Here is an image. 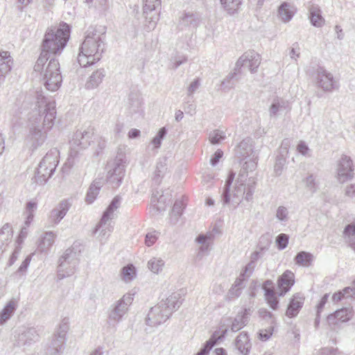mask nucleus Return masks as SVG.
<instances>
[{
    "mask_svg": "<svg viewBox=\"0 0 355 355\" xmlns=\"http://www.w3.org/2000/svg\"><path fill=\"white\" fill-rule=\"evenodd\" d=\"M254 141L247 137L243 139L235 148V155L240 160L247 159L243 164L236 180L233 189L231 185L234 179L235 173L231 171L221 192L223 205H228L234 209L242 202L243 199L250 201L255 191L256 180L254 177H248V172L254 171L257 165L258 155L254 150Z\"/></svg>",
    "mask_w": 355,
    "mask_h": 355,
    "instance_id": "obj_1",
    "label": "nucleus"
},
{
    "mask_svg": "<svg viewBox=\"0 0 355 355\" xmlns=\"http://www.w3.org/2000/svg\"><path fill=\"white\" fill-rule=\"evenodd\" d=\"M56 114L55 102L38 96L36 107L28 119V132L25 137V144L29 149L35 150L43 145L46 131L55 124Z\"/></svg>",
    "mask_w": 355,
    "mask_h": 355,
    "instance_id": "obj_2",
    "label": "nucleus"
},
{
    "mask_svg": "<svg viewBox=\"0 0 355 355\" xmlns=\"http://www.w3.org/2000/svg\"><path fill=\"white\" fill-rule=\"evenodd\" d=\"M105 27L90 26L85 32V40L79 48L78 62L87 67L98 62L105 46Z\"/></svg>",
    "mask_w": 355,
    "mask_h": 355,
    "instance_id": "obj_3",
    "label": "nucleus"
},
{
    "mask_svg": "<svg viewBox=\"0 0 355 355\" xmlns=\"http://www.w3.org/2000/svg\"><path fill=\"white\" fill-rule=\"evenodd\" d=\"M70 37V26L66 23H61L58 28H49L46 30L40 55L50 57L60 55Z\"/></svg>",
    "mask_w": 355,
    "mask_h": 355,
    "instance_id": "obj_4",
    "label": "nucleus"
},
{
    "mask_svg": "<svg viewBox=\"0 0 355 355\" xmlns=\"http://www.w3.org/2000/svg\"><path fill=\"white\" fill-rule=\"evenodd\" d=\"M34 71L40 72L46 89L55 92L61 86L62 76L57 59L40 55L34 66Z\"/></svg>",
    "mask_w": 355,
    "mask_h": 355,
    "instance_id": "obj_5",
    "label": "nucleus"
},
{
    "mask_svg": "<svg viewBox=\"0 0 355 355\" xmlns=\"http://www.w3.org/2000/svg\"><path fill=\"white\" fill-rule=\"evenodd\" d=\"M182 303L180 294L172 293L150 309L147 315L146 324L150 327H157L165 322L180 307Z\"/></svg>",
    "mask_w": 355,
    "mask_h": 355,
    "instance_id": "obj_6",
    "label": "nucleus"
},
{
    "mask_svg": "<svg viewBox=\"0 0 355 355\" xmlns=\"http://www.w3.org/2000/svg\"><path fill=\"white\" fill-rule=\"evenodd\" d=\"M59 150L51 148L40 162L35 172L34 181L36 184L42 185L52 176L59 163Z\"/></svg>",
    "mask_w": 355,
    "mask_h": 355,
    "instance_id": "obj_7",
    "label": "nucleus"
},
{
    "mask_svg": "<svg viewBox=\"0 0 355 355\" xmlns=\"http://www.w3.org/2000/svg\"><path fill=\"white\" fill-rule=\"evenodd\" d=\"M305 71L307 75L315 76L316 86L324 92H331L338 88V82L334 75L324 67L311 63L306 68Z\"/></svg>",
    "mask_w": 355,
    "mask_h": 355,
    "instance_id": "obj_8",
    "label": "nucleus"
},
{
    "mask_svg": "<svg viewBox=\"0 0 355 355\" xmlns=\"http://www.w3.org/2000/svg\"><path fill=\"white\" fill-rule=\"evenodd\" d=\"M93 132L91 130H77L69 142V155L68 162L70 165L75 164V159L80 152L87 148L91 142Z\"/></svg>",
    "mask_w": 355,
    "mask_h": 355,
    "instance_id": "obj_9",
    "label": "nucleus"
},
{
    "mask_svg": "<svg viewBox=\"0 0 355 355\" xmlns=\"http://www.w3.org/2000/svg\"><path fill=\"white\" fill-rule=\"evenodd\" d=\"M121 198L119 196H116L113 198L110 205L104 211L96 227V232H99L100 235L105 239H107L113 231L114 226L112 219L114 218L115 211H116L121 205Z\"/></svg>",
    "mask_w": 355,
    "mask_h": 355,
    "instance_id": "obj_10",
    "label": "nucleus"
},
{
    "mask_svg": "<svg viewBox=\"0 0 355 355\" xmlns=\"http://www.w3.org/2000/svg\"><path fill=\"white\" fill-rule=\"evenodd\" d=\"M126 159L124 155L119 154L108 163L107 181L113 188L121 184L125 173Z\"/></svg>",
    "mask_w": 355,
    "mask_h": 355,
    "instance_id": "obj_11",
    "label": "nucleus"
},
{
    "mask_svg": "<svg viewBox=\"0 0 355 355\" xmlns=\"http://www.w3.org/2000/svg\"><path fill=\"white\" fill-rule=\"evenodd\" d=\"M78 263L76 252L70 248L66 250L59 260L58 278L62 279L72 275L76 271Z\"/></svg>",
    "mask_w": 355,
    "mask_h": 355,
    "instance_id": "obj_12",
    "label": "nucleus"
},
{
    "mask_svg": "<svg viewBox=\"0 0 355 355\" xmlns=\"http://www.w3.org/2000/svg\"><path fill=\"white\" fill-rule=\"evenodd\" d=\"M133 294L126 293L110 306L108 313L110 323L116 324L122 320L133 302Z\"/></svg>",
    "mask_w": 355,
    "mask_h": 355,
    "instance_id": "obj_13",
    "label": "nucleus"
},
{
    "mask_svg": "<svg viewBox=\"0 0 355 355\" xmlns=\"http://www.w3.org/2000/svg\"><path fill=\"white\" fill-rule=\"evenodd\" d=\"M143 2L144 26L147 31H150L155 29L159 21V12L157 9L161 6V0H143Z\"/></svg>",
    "mask_w": 355,
    "mask_h": 355,
    "instance_id": "obj_14",
    "label": "nucleus"
},
{
    "mask_svg": "<svg viewBox=\"0 0 355 355\" xmlns=\"http://www.w3.org/2000/svg\"><path fill=\"white\" fill-rule=\"evenodd\" d=\"M260 64V55L254 51H248L244 53L236 61L234 70L241 73L242 68H247L252 73H254L257 71Z\"/></svg>",
    "mask_w": 355,
    "mask_h": 355,
    "instance_id": "obj_15",
    "label": "nucleus"
},
{
    "mask_svg": "<svg viewBox=\"0 0 355 355\" xmlns=\"http://www.w3.org/2000/svg\"><path fill=\"white\" fill-rule=\"evenodd\" d=\"M352 160L345 155H342L338 163L337 178L340 183H344L354 177Z\"/></svg>",
    "mask_w": 355,
    "mask_h": 355,
    "instance_id": "obj_16",
    "label": "nucleus"
},
{
    "mask_svg": "<svg viewBox=\"0 0 355 355\" xmlns=\"http://www.w3.org/2000/svg\"><path fill=\"white\" fill-rule=\"evenodd\" d=\"M71 206V204L68 200H62L51 211L49 216V223L53 226L58 225L66 216Z\"/></svg>",
    "mask_w": 355,
    "mask_h": 355,
    "instance_id": "obj_17",
    "label": "nucleus"
},
{
    "mask_svg": "<svg viewBox=\"0 0 355 355\" xmlns=\"http://www.w3.org/2000/svg\"><path fill=\"white\" fill-rule=\"evenodd\" d=\"M39 335L35 328L23 327L19 329L16 340V345L18 347H25L31 345L38 340Z\"/></svg>",
    "mask_w": 355,
    "mask_h": 355,
    "instance_id": "obj_18",
    "label": "nucleus"
},
{
    "mask_svg": "<svg viewBox=\"0 0 355 355\" xmlns=\"http://www.w3.org/2000/svg\"><path fill=\"white\" fill-rule=\"evenodd\" d=\"M61 331L55 335L51 342V345L48 349V354L49 355H58L62 352L63 345L65 341V334L67 331L68 327L67 324H63L60 327Z\"/></svg>",
    "mask_w": 355,
    "mask_h": 355,
    "instance_id": "obj_19",
    "label": "nucleus"
},
{
    "mask_svg": "<svg viewBox=\"0 0 355 355\" xmlns=\"http://www.w3.org/2000/svg\"><path fill=\"white\" fill-rule=\"evenodd\" d=\"M295 275L291 270H286L278 279L279 295L283 296L294 284Z\"/></svg>",
    "mask_w": 355,
    "mask_h": 355,
    "instance_id": "obj_20",
    "label": "nucleus"
},
{
    "mask_svg": "<svg viewBox=\"0 0 355 355\" xmlns=\"http://www.w3.org/2000/svg\"><path fill=\"white\" fill-rule=\"evenodd\" d=\"M291 107L288 101L282 98H275L269 107V115L271 118L278 116L284 110L288 111Z\"/></svg>",
    "mask_w": 355,
    "mask_h": 355,
    "instance_id": "obj_21",
    "label": "nucleus"
},
{
    "mask_svg": "<svg viewBox=\"0 0 355 355\" xmlns=\"http://www.w3.org/2000/svg\"><path fill=\"white\" fill-rule=\"evenodd\" d=\"M252 312V311L250 308H245L243 311L238 313L232 323L231 330L236 332L245 326L248 322L249 315Z\"/></svg>",
    "mask_w": 355,
    "mask_h": 355,
    "instance_id": "obj_22",
    "label": "nucleus"
},
{
    "mask_svg": "<svg viewBox=\"0 0 355 355\" xmlns=\"http://www.w3.org/2000/svg\"><path fill=\"white\" fill-rule=\"evenodd\" d=\"M213 235L211 234H199L196 241L200 245L198 256L203 257L208 254L211 245L213 242Z\"/></svg>",
    "mask_w": 355,
    "mask_h": 355,
    "instance_id": "obj_23",
    "label": "nucleus"
},
{
    "mask_svg": "<svg viewBox=\"0 0 355 355\" xmlns=\"http://www.w3.org/2000/svg\"><path fill=\"white\" fill-rule=\"evenodd\" d=\"M262 288L265 292V297L268 304L273 310H276L278 307L279 301L273 288L272 282L271 280H266L263 283Z\"/></svg>",
    "mask_w": 355,
    "mask_h": 355,
    "instance_id": "obj_24",
    "label": "nucleus"
},
{
    "mask_svg": "<svg viewBox=\"0 0 355 355\" xmlns=\"http://www.w3.org/2000/svg\"><path fill=\"white\" fill-rule=\"evenodd\" d=\"M353 315L351 308H342L337 310L334 313L327 317L329 323L336 324L338 322H347L349 320Z\"/></svg>",
    "mask_w": 355,
    "mask_h": 355,
    "instance_id": "obj_25",
    "label": "nucleus"
},
{
    "mask_svg": "<svg viewBox=\"0 0 355 355\" xmlns=\"http://www.w3.org/2000/svg\"><path fill=\"white\" fill-rule=\"evenodd\" d=\"M128 112L130 114L143 113V99L137 93H131L128 98Z\"/></svg>",
    "mask_w": 355,
    "mask_h": 355,
    "instance_id": "obj_26",
    "label": "nucleus"
},
{
    "mask_svg": "<svg viewBox=\"0 0 355 355\" xmlns=\"http://www.w3.org/2000/svg\"><path fill=\"white\" fill-rule=\"evenodd\" d=\"M19 300L12 298L0 312V325L6 323L14 314L18 307Z\"/></svg>",
    "mask_w": 355,
    "mask_h": 355,
    "instance_id": "obj_27",
    "label": "nucleus"
},
{
    "mask_svg": "<svg viewBox=\"0 0 355 355\" xmlns=\"http://www.w3.org/2000/svg\"><path fill=\"white\" fill-rule=\"evenodd\" d=\"M304 297L297 293L293 295L288 306L286 315L288 318L295 317L304 304Z\"/></svg>",
    "mask_w": 355,
    "mask_h": 355,
    "instance_id": "obj_28",
    "label": "nucleus"
},
{
    "mask_svg": "<svg viewBox=\"0 0 355 355\" xmlns=\"http://www.w3.org/2000/svg\"><path fill=\"white\" fill-rule=\"evenodd\" d=\"M234 345L236 349L243 355H248L251 348V343L246 332H241L236 337Z\"/></svg>",
    "mask_w": 355,
    "mask_h": 355,
    "instance_id": "obj_29",
    "label": "nucleus"
},
{
    "mask_svg": "<svg viewBox=\"0 0 355 355\" xmlns=\"http://www.w3.org/2000/svg\"><path fill=\"white\" fill-rule=\"evenodd\" d=\"M309 18L311 24L315 27H322L325 22L324 17L322 16L320 8L316 4H311L309 6Z\"/></svg>",
    "mask_w": 355,
    "mask_h": 355,
    "instance_id": "obj_30",
    "label": "nucleus"
},
{
    "mask_svg": "<svg viewBox=\"0 0 355 355\" xmlns=\"http://www.w3.org/2000/svg\"><path fill=\"white\" fill-rule=\"evenodd\" d=\"M105 76V71L104 69H98L94 71L88 78L86 83L85 88L87 89H94L98 87L103 82Z\"/></svg>",
    "mask_w": 355,
    "mask_h": 355,
    "instance_id": "obj_31",
    "label": "nucleus"
},
{
    "mask_svg": "<svg viewBox=\"0 0 355 355\" xmlns=\"http://www.w3.org/2000/svg\"><path fill=\"white\" fill-rule=\"evenodd\" d=\"M247 279L245 277H243L242 276L239 275L236 280L234 281V284L231 286L230 289L228 291L227 297L229 299H233L239 297L243 289L245 287V282Z\"/></svg>",
    "mask_w": 355,
    "mask_h": 355,
    "instance_id": "obj_32",
    "label": "nucleus"
},
{
    "mask_svg": "<svg viewBox=\"0 0 355 355\" xmlns=\"http://www.w3.org/2000/svg\"><path fill=\"white\" fill-rule=\"evenodd\" d=\"M56 235L53 232H46L41 236L37 250L40 252H46L54 243Z\"/></svg>",
    "mask_w": 355,
    "mask_h": 355,
    "instance_id": "obj_33",
    "label": "nucleus"
},
{
    "mask_svg": "<svg viewBox=\"0 0 355 355\" xmlns=\"http://www.w3.org/2000/svg\"><path fill=\"white\" fill-rule=\"evenodd\" d=\"M13 60L10 52L0 51V73L6 75L12 69Z\"/></svg>",
    "mask_w": 355,
    "mask_h": 355,
    "instance_id": "obj_34",
    "label": "nucleus"
},
{
    "mask_svg": "<svg viewBox=\"0 0 355 355\" xmlns=\"http://www.w3.org/2000/svg\"><path fill=\"white\" fill-rule=\"evenodd\" d=\"M220 2L223 10L230 15L237 13L242 4V0H220Z\"/></svg>",
    "mask_w": 355,
    "mask_h": 355,
    "instance_id": "obj_35",
    "label": "nucleus"
},
{
    "mask_svg": "<svg viewBox=\"0 0 355 355\" xmlns=\"http://www.w3.org/2000/svg\"><path fill=\"white\" fill-rule=\"evenodd\" d=\"M167 171L166 159L161 158L159 159L156 164L155 171L153 175V180L156 184H159L162 178L164 176Z\"/></svg>",
    "mask_w": 355,
    "mask_h": 355,
    "instance_id": "obj_36",
    "label": "nucleus"
},
{
    "mask_svg": "<svg viewBox=\"0 0 355 355\" xmlns=\"http://www.w3.org/2000/svg\"><path fill=\"white\" fill-rule=\"evenodd\" d=\"M186 203L183 198L177 200L173 207L170 220L171 222L175 225L177 223L179 217L182 215L184 209L185 208Z\"/></svg>",
    "mask_w": 355,
    "mask_h": 355,
    "instance_id": "obj_37",
    "label": "nucleus"
},
{
    "mask_svg": "<svg viewBox=\"0 0 355 355\" xmlns=\"http://www.w3.org/2000/svg\"><path fill=\"white\" fill-rule=\"evenodd\" d=\"M103 185L101 180H95L89 188L86 196V202L89 204L92 203L99 193V191Z\"/></svg>",
    "mask_w": 355,
    "mask_h": 355,
    "instance_id": "obj_38",
    "label": "nucleus"
},
{
    "mask_svg": "<svg viewBox=\"0 0 355 355\" xmlns=\"http://www.w3.org/2000/svg\"><path fill=\"white\" fill-rule=\"evenodd\" d=\"M12 235V226L9 223L4 224L0 230V247L8 245L11 241Z\"/></svg>",
    "mask_w": 355,
    "mask_h": 355,
    "instance_id": "obj_39",
    "label": "nucleus"
},
{
    "mask_svg": "<svg viewBox=\"0 0 355 355\" xmlns=\"http://www.w3.org/2000/svg\"><path fill=\"white\" fill-rule=\"evenodd\" d=\"M313 255L311 254L310 252H307L305 251H301L297 254V255L295 257V263L304 267H308L309 266L313 260Z\"/></svg>",
    "mask_w": 355,
    "mask_h": 355,
    "instance_id": "obj_40",
    "label": "nucleus"
},
{
    "mask_svg": "<svg viewBox=\"0 0 355 355\" xmlns=\"http://www.w3.org/2000/svg\"><path fill=\"white\" fill-rule=\"evenodd\" d=\"M121 279L125 283L132 282L136 277V269L132 264H128L121 270Z\"/></svg>",
    "mask_w": 355,
    "mask_h": 355,
    "instance_id": "obj_41",
    "label": "nucleus"
},
{
    "mask_svg": "<svg viewBox=\"0 0 355 355\" xmlns=\"http://www.w3.org/2000/svg\"><path fill=\"white\" fill-rule=\"evenodd\" d=\"M222 334L220 336H218V338L216 337V333L214 334L213 337L209 339L208 341L206 342L203 347L198 352L196 355H207L209 352L211 350V349L214 347V345L216 343V340L217 339H220L223 337H225V334H227V329L225 328L224 329L221 330Z\"/></svg>",
    "mask_w": 355,
    "mask_h": 355,
    "instance_id": "obj_42",
    "label": "nucleus"
},
{
    "mask_svg": "<svg viewBox=\"0 0 355 355\" xmlns=\"http://www.w3.org/2000/svg\"><path fill=\"white\" fill-rule=\"evenodd\" d=\"M165 261L160 257H153L147 263L148 268L155 274H159L163 269Z\"/></svg>",
    "mask_w": 355,
    "mask_h": 355,
    "instance_id": "obj_43",
    "label": "nucleus"
},
{
    "mask_svg": "<svg viewBox=\"0 0 355 355\" xmlns=\"http://www.w3.org/2000/svg\"><path fill=\"white\" fill-rule=\"evenodd\" d=\"M290 4L284 2L279 8V15L284 22L289 21L294 15V11L290 9Z\"/></svg>",
    "mask_w": 355,
    "mask_h": 355,
    "instance_id": "obj_44",
    "label": "nucleus"
},
{
    "mask_svg": "<svg viewBox=\"0 0 355 355\" xmlns=\"http://www.w3.org/2000/svg\"><path fill=\"white\" fill-rule=\"evenodd\" d=\"M225 139V132L222 130H214L211 131L209 134V140L211 144H218Z\"/></svg>",
    "mask_w": 355,
    "mask_h": 355,
    "instance_id": "obj_45",
    "label": "nucleus"
},
{
    "mask_svg": "<svg viewBox=\"0 0 355 355\" xmlns=\"http://www.w3.org/2000/svg\"><path fill=\"white\" fill-rule=\"evenodd\" d=\"M303 182L306 189L311 193H314L318 190V184L313 174H309L307 177L303 180Z\"/></svg>",
    "mask_w": 355,
    "mask_h": 355,
    "instance_id": "obj_46",
    "label": "nucleus"
},
{
    "mask_svg": "<svg viewBox=\"0 0 355 355\" xmlns=\"http://www.w3.org/2000/svg\"><path fill=\"white\" fill-rule=\"evenodd\" d=\"M343 234L345 238L355 250V223L347 225Z\"/></svg>",
    "mask_w": 355,
    "mask_h": 355,
    "instance_id": "obj_47",
    "label": "nucleus"
},
{
    "mask_svg": "<svg viewBox=\"0 0 355 355\" xmlns=\"http://www.w3.org/2000/svg\"><path fill=\"white\" fill-rule=\"evenodd\" d=\"M286 162V159L284 155H280L277 156L274 165V172L276 176H279L282 174Z\"/></svg>",
    "mask_w": 355,
    "mask_h": 355,
    "instance_id": "obj_48",
    "label": "nucleus"
},
{
    "mask_svg": "<svg viewBox=\"0 0 355 355\" xmlns=\"http://www.w3.org/2000/svg\"><path fill=\"white\" fill-rule=\"evenodd\" d=\"M352 288L350 286L345 288L343 291L335 293L332 296L334 302H339L345 297H353Z\"/></svg>",
    "mask_w": 355,
    "mask_h": 355,
    "instance_id": "obj_49",
    "label": "nucleus"
},
{
    "mask_svg": "<svg viewBox=\"0 0 355 355\" xmlns=\"http://www.w3.org/2000/svg\"><path fill=\"white\" fill-rule=\"evenodd\" d=\"M197 17L193 13H184L181 17V23L184 26H196Z\"/></svg>",
    "mask_w": 355,
    "mask_h": 355,
    "instance_id": "obj_50",
    "label": "nucleus"
},
{
    "mask_svg": "<svg viewBox=\"0 0 355 355\" xmlns=\"http://www.w3.org/2000/svg\"><path fill=\"white\" fill-rule=\"evenodd\" d=\"M288 210L284 206H279L276 211V218L280 222H287L289 219Z\"/></svg>",
    "mask_w": 355,
    "mask_h": 355,
    "instance_id": "obj_51",
    "label": "nucleus"
},
{
    "mask_svg": "<svg viewBox=\"0 0 355 355\" xmlns=\"http://www.w3.org/2000/svg\"><path fill=\"white\" fill-rule=\"evenodd\" d=\"M165 200L164 196L162 195L158 198L156 195H153L151 198V202L153 206L157 209V211H162L165 209Z\"/></svg>",
    "mask_w": 355,
    "mask_h": 355,
    "instance_id": "obj_52",
    "label": "nucleus"
},
{
    "mask_svg": "<svg viewBox=\"0 0 355 355\" xmlns=\"http://www.w3.org/2000/svg\"><path fill=\"white\" fill-rule=\"evenodd\" d=\"M239 73L237 71L234 70V72L229 73L227 77L222 81L220 87L221 89H230L234 87V83L232 80Z\"/></svg>",
    "mask_w": 355,
    "mask_h": 355,
    "instance_id": "obj_53",
    "label": "nucleus"
},
{
    "mask_svg": "<svg viewBox=\"0 0 355 355\" xmlns=\"http://www.w3.org/2000/svg\"><path fill=\"white\" fill-rule=\"evenodd\" d=\"M159 232L155 230L146 234L145 237V244L148 247L153 245L159 238Z\"/></svg>",
    "mask_w": 355,
    "mask_h": 355,
    "instance_id": "obj_54",
    "label": "nucleus"
},
{
    "mask_svg": "<svg viewBox=\"0 0 355 355\" xmlns=\"http://www.w3.org/2000/svg\"><path fill=\"white\" fill-rule=\"evenodd\" d=\"M289 236L288 235L282 233L279 234L276 238V243L279 250L285 249L288 243Z\"/></svg>",
    "mask_w": 355,
    "mask_h": 355,
    "instance_id": "obj_55",
    "label": "nucleus"
},
{
    "mask_svg": "<svg viewBox=\"0 0 355 355\" xmlns=\"http://www.w3.org/2000/svg\"><path fill=\"white\" fill-rule=\"evenodd\" d=\"M32 258V255L30 254L26 257V259L23 261L21 266L19 267L18 270L16 271L15 274L19 276H23L26 274V270L29 266Z\"/></svg>",
    "mask_w": 355,
    "mask_h": 355,
    "instance_id": "obj_56",
    "label": "nucleus"
},
{
    "mask_svg": "<svg viewBox=\"0 0 355 355\" xmlns=\"http://www.w3.org/2000/svg\"><path fill=\"white\" fill-rule=\"evenodd\" d=\"M166 135V130L165 128H161L157 135L153 139L152 143L155 148H159L162 144V140Z\"/></svg>",
    "mask_w": 355,
    "mask_h": 355,
    "instance_id": "obj_57",
    "label": "nucleus"
},
{
    "mask_svg": "<svg viewBox=\"0 0 355 355\" xmlns=\"http://www.w3.org/2000/svg\"><path fill=\"white\" fill-rule=\"evenodd\" d=\"M256 266L255 263L249 262L244 268V269L241 272L240 275L243 277H245L246 279H248L251 275L252 274L254 268Z\"/></svg>",
    "mask_w": 355,
    "mask_h": 355,
    "instance_id": "obj_58",
    "label": "nucleus"
},
{
    "mask_svg": "<svg viewBox=\"0 0 355 355\" xmlns=\"http://www.w3.org/2000/svg\"><path fill=\"white\" fill-rule=\"evenodd\" d=\"M297 150L299 153L304 156L310 157L311 156V150L309 146L306 144V143L303 141H300L297 146Z\"/></svg>",
    "mask_w": 355,
    "mask_h": 355,
    "instance_id": "obj_59",
    "label": "nucleus"
},
{
    "mask_svg": "<svg viewBox=\"0 0 355 355\" xmlns=\"http://www.w3.org/2000/svg\"><path fill=\"white\" fill-rule=\"evenodd\" d=\"M200 85V81L199 78H196L192 81L187 89L188 96H191L195 92H196Z\"/></svg>",
    "mask_w": 355,
    "mask_h": 355,
    "instance_id": "obj_60",
    "label": "nucleus"
},
{
    "mask_svg": "<svg viewBox=\"0 0 355 355\" xmlns=\"http://www.w3.org/2000/svg\"><path fill=\"white\" fill-rule=\"evenodd\" d=\"M345 196L355 201V184L346 186L344 190Z\"/></svg>",
    "mask_w": 355,
    "mask_h": 355,
    "instance_id": "obj_61",
    "label": "nucleus"
},
{
    "mask_svg": "<svg viewBox=\"0 0 355 355\" xmlns=\"http://www.w3.org/2000/svg\"><path fill=\"white\" fill-rule=\"evenodd\" d=\"M223 155V152L220 149H218L210 159L211 164L213 166H216L220 159L222 158Z\"/></svg>",
    "mask_w": 355,
    "mask_h": 355,
    "instance_id": "obj_62",
    "label": "nucleus"
},
{
    "mask_svg": "<svg viewBox=\"0 0 355 355\" xmlns=\"http://www.w3.org/2000/svg\"><path fill=\"white\" fill-rule=\"evenodd\" d=\"M289 55L292 59H295V60L300 57V49L297 43L293 44V47L289 52Z\"/></svg>",
    "mask_w": 355,
    "mask_h": 355,
    "instance_id": "obj_63",
    "label": "nucleus"
},
{
    "mask_svg": "<svg viewBox=\"0 0 355 355\" xmlns=\"http://www.w3.org/2000/svg\"><path fill=\"white\" fill-rule=\"evenodd\" d=\"M19 253H20V248H16L8 261V263H7L8 266L10 267L15 263V262L17 261V259L18 258Z\"/></svg>",
    "mask_w": 355,
    "mask_h": 355,
    "instance_id": "obj_64",
    "label": "nucleus"
}]
</instances>
